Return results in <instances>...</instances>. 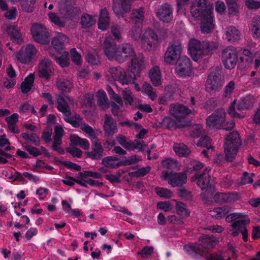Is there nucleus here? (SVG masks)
Masks as SVG:
<instances>
[{"instance_id": "1", "label": "nucleus", "mask_w": 260, "mask_h": 260, "mask_svg": "<svg viewBox=\"0 0 260 260\" xmlns=\"http://www.w3.org/2000/svg\"><path fill=\"white\" fill-rule=\"evenodd\" d=\"M212 10V7H208L206 3L191 6L190 13L192 17L201 20V29L204 34L210 33L214 28Z\"/></svg>"}, {"instance_id": "2", "label": "nucleus", "mask_w": 260, "mask_h": 260, "mask_svg": "<svg viewBox=\"0 0 260 260\" xmlns=\"http://www.w3.org/2000/svg\"><path fill=\"white\" fill-rule=\"evenodd\" d=\"M215 243L207 235H202L199 238V243L185 245L184 249L191 255L206 254L208 250L214 247Z\"/></svg>"}, {"instance_id": "3", "label": "nucleus", "mask_w": 260, "mask_h": 260, "mask_svg": "<svg viewBox=\"0 0 260 260\" xmlns=\"http://www.w3.org/2000/svg\"><path fill=\"white\" fill-rule=\"evenodd\" d=\"M241 142L237 131H234L227 136L224 144V151L225 158L228 161L231 162L235 158Z\"/></svg>"}, {"instance_id": "4", "label": "nucleus", "mask_w": 260, "mask_h": 260, "mask_svg": "<svg viewBox=\"0 0 260 260\" xmlns=\"http://www.w3.org/2000/svg\"><path fill=\"white\" fill-rule=\"evenodd\" d=\"M182 51L180 41L177 40L170 43L164 55V61L169 64H174L179 59Z\"/></svg>"}, {"instance_id": "5", "label": "nucleus", "mask_w": 260, "mask_h": 260, "mask_svg": "<svg viewBox=\"0 0 260 260\" xmlns=\"http://www.w3.org/2000/svg\"><path fill=\"white\" fill-rule=\"evenodd\" d=\"M58 10L60 13L67 18H72L81 13L75 0H60Z\"/></svg>"}, {"instance_id": "6", "label": "nucleus", "mask_w": 260, "mask_h": 260, "mask_svg": "<svg viewBox=\"0 0 260 260\" xmlns=\"http://www.w3.org/2000/svg\"><path fill=\"white\" fill-rule=\"evenodd\" d=\"M106 77L110 81H118L122 85L128 84L131 82V77L128 76L125 71L118 66L111 67L106 72Z\"/></svg>"}, {"instance_id": "7", "label": "nucleus", "mask_w": 260, "mask_h": 260, "mask_svg": "<svg viewBox=\"0 0 260 260\" xmlns=\"http://www.w3.org/2000/svg\"><path fill=\"white\" fill-rule=\"evenodd\" d=\"M211 170V168L208 167L204 169L202 173L196 175L197 179V184L202 190L211 188L210 183L211 175L210 174ZM206 192H207V194H206V193H203L201 194V197L204 200H207L211 195V194H209L207 190H206Z\"/></svg>"}, {"instance_id": "8", "label": "nucleus", "mask_w": 260, "mask_h": 260, "mask_svg": "<svg viewBox=\"0 0 260 260\" xmlns=\"http://www.w3.org/2000/svg\"><path fill=\"white\" fill-rule=\"evenodd\" d=\"M221 59L225 68L228 69L234 68L238 60L236 49L230 46L223 49L221 53Z\"/></svg>"}, {"instance_id": "9", "label": "nucleus", "mask_w": 260, "mask_h": 260, "mask_svg": "<svg viewBox=\"0 0 260 260\" xmlns=\"http://www.w3.org/2000/svg\"><path fill=\"white\" fill-rule=\"evenodd\" d=\"M225 115L224 109L220 108L216 110L206 119L207 125L211 129H221Z\"/></svg>"}, {"instance_id": "10", "label": "nucleus", "mask_w": 260, "mask_h": 260, "mask_svg": "<svg viewBox=\"0 0 260 260\" xmlns=\"http://www.w3.org/2000/svg\"><path fill=\"white\" fill-rule=\"evenodd\" d=\"M32 38L37 43L48 44L49 34L46 28L41 24H34L31 27Z\"/></svg>"}, {"instance_id": "11", "label": "nucleus", "mask_w": 260, "mask_h": 260, "mask_svg": "<svg viewBox=\"0 0 260 260\" xmlns=\"http://www.w3.org/2000/svg\"><path fill=\"white\" fill-rule=\"evenodd\" d=\"M161 178L164 180H168V183L172 187L182 186L186 182L187 176L184 173H172L163 172Z\"/></svg>"}, {"instance_id": "12", "label": "nucleus", "mask_w": 260, "mask_h": 260, "mask_svg": "<svg viewBox=\"0 0 260 260\" xmlns=\"http://www.w3.org/2000/svg\"><path fill=\"white\" fill-rule=\"evenodd\" d=\"M135 55L134 49L129 43H123L118 46L115 61L118 63H123Z\"/></svg>"}, {"instance_id": "13", "label": "nucleus", "mask_w": 260, "mask_h": 260, "mask_svg": "<svg viewBox=\"0 0 260 260\" xmlns=\"http://www.w3.org/2000/svg\"><path fill=\"white\" fill-rule=\"evenodd\" d=\"M220 70L218 68L213 69L209 74L206 81L207 87L212 90H219L222 86Z\"/></svg>"}, {"instance_id": "14", "label": "nucleus", "mask_w": 260, "mask_h": 260, "mask_svg": "<svg viewBox=\"0 0 260 260\" xmlns=\"http://www.w3.org/2000/svg\"><path fill=\"white\" fill-rule=\"evenodd\" d=\"M175 73L181 77L189 76L191 72V63L190 59L186 56H182L176 61Z\"/></svg>"}, {"instance_id": "15", "label": "nucleus", "mask_w": 260, "mask_h": 260, "mask_svg": "<svg viewBox=\"0 0 260 260\" xmlns=\"http://www.w3.org/2000/svg\"><path fill=\"white\" fill-rule=\"evenodd\" d=\"M64 135V130L61 126L56 125L54 129L52 149L60 154H64V150L62 147V138Z\"/></svg>"}, {"instance_id": "16", "label": "nucleus", "mask_w": 260, "mask_h": 260, "mask_svg": "<svg viewBox=\"0 0 260 260\" xmlns=\"http://www.w3.org/2000/svg\"><path fill=\"white\" fill-rule=\"evenodd\" d=\"M169 112L176 119L180 120L191 113L192 110L182 104L176 103L170 105Z\"/></svg>"}, {"instance_id": "17", "label": "nucleus", "mask_w": 260, "mask_h": 260, "mask_svg": "<svg viewBox=\"0 0 260 260\" xmlns=\"http://www.w3.org/2000/svg\"><path fill=\"white\" fill-rule=\"evenodd\" d=\"M91 151L86 152L87 156L92 160H100L104 155V148L100 141L96 138L91 140Z\"/></svg>"}, {"instance_id": "18", "label": "nucleus", "mask_w": 260, "mask_h": 260, "mask_svg": "<svg viewBox=\"0 0 260 260\" xmlns=\"http://www.w3.org/2000/svg\"><path fill=\"white\" fill-rule=\"evenodd\" d=\"M203 42L196 39H191L188 43V50L195 61L203 57Z\"/></svg>"}, {"instance_id": "19", "label": "nucleus", "mask_w": 260, "mask_h": 260, "mask_svg": "<svg viewBox=\"0 0 260 260\" xmlns=\"http://www.w3.org/2000/svg\"><path fill=\"white\" fill-rule=\"evenodd\" d=\"M103 129L105 135L107 137L113 136L118 132L116 121L110 115L105 114L103 123Z\"/></svg>"}, {"instance_id": "20", "label": "nucleus", "mask_w": 260, "mask_h": 260, "mask_svg": "<svg viewBox=\"0 0 260 260\" xmlns=\"http://www.w3.org/2000/svg\"><path fill=\"white\" fill-rule=\"evenodd\" d=\"M214 200L216 203H228L234 202L239 199V194L236 192H216L214 197Z\"/></svg>"}, {"instance_id": "21", "label": "nucleus", "mask_w": 260, "mask_h": 260, "mask_svg": "<svg viewBox=\"0 0 260 260\" xmlns=\"http://www.w3.org/2000/svg\"><path fill=\"white\" fill-rule=\"evenodd\" d=\"M173 11L172 6L166 3L158 8L156 15L161 21L164 22H169L173 18Z\"/></svg>"}, {"instance_id": "22", "label": "nucleus", "mask_w": 260, "mask_h": 260, "mask_svg": "<svg viewBox=\"0 0 260 260\" xmlns=\"http://www.w3.org/2000/svg\"><path fill=\"white\" fill-rule=\"evenodd\" d=\"M118 46L110 37H107L104 42V51L109 59H114L117 55Z\"/></svg>"}, {"instance_id": "23", "label": "nucleus", "mask_w": 260, "mask_h": 260, "mask_svg": "<svg viewBox=\"0 0 260 260\" xmlns=\"http://www.w3.org/2000/svg\"><path fill=\"white\" fill-rule=\"evenodd\" d=\"M53 70L51 61L48 58L42 59L39 63L38 74L40 77L48 79Z\"/></svg>"}, {"instance_id": "24", "label": "nucleus", "mask_w": 260, "mask_h": 260, "mask_svg": "<svg viewBox=\"0 0 260 260\" xmlns=\"http://www.w3.org/2000/svg\"><path fill=\"white\" fill-rule=\"evenodd\" d=\"M158 38L154 31L151 29L146 30L142 37V43L144 45L150 48H155L158 45Z\"/></svg>"}, {"instance_id": "25", "label": "nucleus", "mask_w": 260, "mask_h": 260, "mask_svg": "<svg viewBox=\"0 0 260 260\" xmlns=\"http://www.w3.org/2000/svg\"><path fill=\"white\" fill-rule=\"evenodd\" d=\"M130 64L128 66L129 71L134 74L135 78L139 76L144 63V58L143 56L136 57V55L131 57Z\"/></svg>"}, {"instance_id": "26", "label": "nucleus", "mask_w": 260, "mask_h": 260, "mask_svg": "<svg viewBox=\"0 0 260 260\" xmlns=\"http://www.w3.org/2000/svg\"><path fill=\"white\" fill-rule=\"evenodd\" d=\"M250 222V219L245 215L243 219L238 220L232 224L233 229L232 230V235L234 237H236L239 233L246 230V225Z\"/></svg>"}, {"instance_id": "27", "label": "nucleus", "mask_w": 260, "mask_h": 260, "mask_svg": "<svg viewBox=\"0 0 260 260\" xmlns=\"http://www.w3.org/2000/svg\"><path fill=\"white\" fill-rule=\"evenodd\" d=\"M68 41L67 37L62 33H59L54 37L51 42L53 48L57 51L62 50L64 48V44Z\"/></svg>"}, {"instance_id": "28", "label": "nucleus", "mask_w": 260, "mask_h": 260, "mask_svg": "<svg viewBox=\"0 0 260 260\" xmlns=\"http://www.w3.org/2000/svg\"><path fill=\"white\" fill-rule=\"evenodd\" d=\"M6 31L13 42L17 44H21L22 43L23 39L21 34L16 26H8Z\"/></svg>"}, {"instance_id": "29", "label": "nucleus", "mask_w": 260, "mask_h": 260, "mask_svg": "<svg viewBox=\"0 0 260 260\" xmlns=\"http://www.w3.org/2000/svg\"><path fill=\"white\" fill-rule=\"evenodd\" d=\"M231 210V207L228 206H224L221 207L215 208L209 211L210 215L216 219H219L224 217Z\"/></svg>"}, {"instance_id": "30", "label": "nucleus", "mask_w": 260, "mask_h": 260, "mask_svg": "<svg viewBox=\"0 0 260 260\" xmlns=\"http://www.w3.org/2000/svg\"><path fill=\"white\" fill-rule=\"evenodd\" d=\"M225 36L227 40L232 43L240 40V34L235 26H231L226 28Z\"/></svg>"}, {"instance_id": "31", "label": "nucleus", "mask_w": 260, "mask_h": 260, "mask_svg": "<svg viewBox=\"0 0 260 260\" xmlns=\"http://www.w3.org/2000/svg\"><path fill=\"white\" fill-rule=\"evenodd\" d=\"M109 24V17L108 10L106 8L102 9L98 23V27L102 30H105L107 28Z\"/></svg>"}, {"instance_id": "32", "label": "nucleus", "mask_w": 260, "mask_h": 260, "mask_svg": "<svg viewBox=\"0 0 260 260\" xmlns=\"http://www.w3.org/2000/svg\"><path fill=\"white\" fill-rule=\"evenodd\" d=\"M175 153L180 157H186L190 154L191 151L184 144L176 143L173 145Z\"/></svg>"}, {"instance_id": "33", "label": "nucleus", "mask_w": 260, "mask_h": 260, "mask_svg": "<svg viewBox=\"0 0 260 260\" xmlns=\"http://www.w3.org/2000/svg\"><path fill=\"white\" fill-rule=\"evenodd\" d=\"M149 77L154 86H158L161 84V72L158 67L155 66L150 70Z\"/></svg>"}, {"instance_id": "34", "label": "nucleus", "mask_w": 260, "mask_h": 260, "mask_svg": "<svg viewBox=\"0 0 260 260\" xmlns=\"http://www.w3.org/2000/svg\"><path fill=\"white\" fill-rule=\"evenodd\" d=\"M97 104L101 110H105L109 108L108 99L106 92L100 90L97 94Z\"/></svg>"}, {"instance_id": "35", "label": "nucleus", "mask_w": 260, "mask_h": 260, "mask_svg": "<svg viewBox=\"0 0 260 260\" xmlns=\"http://www.w3.org/2000/svg\"><path fill=\"white\" fill-rule=\"evenodd\" d=\"M56 101L57 104V108L59 111L62 113L64 116L71 114L70 108L62 96L57 95Z\"/></svg>"}, {"instance_id": "36", "label": "nucleus", "mask_w": 260, "mask_h": 260, "mask_svg": "<svg viewBox=\"0 0 260 260\" xmlns=\"http://www.w3.org/2000/svg\"><path fill=\"white\" fill-rule=\"evenodd\" d=\"M254 99L253 96H247L241 99L237 105L238 110H247L253 106Z\"/></svg>"}, {"instance_id": "37", "label": "nucleus", "mask_w": 260, "mask_h": 260, "mask_svg": "<svg viewBox=\"0 0 260 260\" xmlns=\"http://www.w3.org/2000/svg\"><path fill=\"white\" fill-rule=\"evenodd\" d=\"M186 169L185 172L191 173L203 168L204 165L202 162L195 159H187L186 160Z\"/></svg>"}, {"instance_id": "38", "label": "nucleus", "mask_w": 260, "mask_h": 260, "mask_svg": "<svg viewBox=\"0 0 260 260\" xmlns=\"http://www.w3.org/2000/svg\"><path fill=\"white\" fill-rule=\"evenodd\" d=\"M118 159L116 156H110L104 157L102 163L106 167L110 168H117L122 166V162L118 161Z\"/></svg>"}, {"instance_id": "39", "label": "nucleus", "mask_w": 260, "mask_h": 260, "mask_svg": "<svg viewBox=\"0 0 260 260\" xmlns=\"http://www.w3.org/2000/svg\"><path fill=\"white\" fill-rule=\"evenodd\" d=\"M203 56L212 53L218 47L216 42L203 41Z\"/></svg>"}, {"instance_id": "40", "label": "nucleus", "mask_w": 260, "mask_h": 260, "mask_svg": "<svg viewBox=\"0 0 260 260\" xmlns=\"http://www.w3.org/2000/svg\"><path fill=\"white\" fill-rule=\"evenodd\" d=\"M56 85L59 90L66 92H70L73 87L72 83L70 81L63 79L58 80Z\"/></svg>"}, {"instance_id": "41", "label": "nucleus", "mask_w": 260, "mask_h": 260, "mask_svg": "<svg viewBox=\"0 0 260 260\" xmlns=\"http://www.w3.org/2000/svg\"><path fill=\"white\" fill-rule=\"evenodd\" d=\"M144 11L143 8L133 10L131 15V20L135 23H139L144 20Z\"/></svg>"}, {"instance_id": "42", "label": "nucleus", "mask_w": 260, "mask_h": 260, "mask_svg": "<svg viewBox=\"0 0 260 260\" xmlns=\"http://www.w3.org/2000/svg\"><path fill=\"white\" fill-rule=\"evenodd\" d=\"M34 79L35 75L32 74H30L25 78L24 81L21 85V90L23 93H26L30 91L32 86Z\"/></svg>"}, {"instance_id": "43", "label": "nucleus", "mask_w": 260, "mask_h": 260, "mask_svg": "<svg viewBox=\"0 0 260 260\" xmlns=\"http://www.w3.org/2000/svg\"><path fill=\"white\" fill-rule=\"evenodd\" d=\"M71 141L73 144L80 146L84 150H88L89 148L90 144L86 139H82L77 135H73L71 137Z\"/></svg>"}, {"instance_id": "44", "label": "nucleus", "mask_w": 260, "mask_h": 260, "mask_svg": "<svg viewBox=\"0 0 260 260\" xmlns=\"http://www.w3.org/2000/svg\"><path fill=\"white\" fill-rule=\"evenodd\" d=\"M142 92L147 95L152 101L157 98L156 91L148 83H145L142 87Z\"/></svg>"}, {"instance_id": "45", "label": "nucleus", "mask_w": 260, "mask_h": 260, "mask_svg": "<svg viewBox=\"0 0 260 260\" xmlns=\"http://www.w3.org/2000/svg\"><path fill=\"white\" fill-rule=\"evenodd\" d=\"M15 2L20 1L22 9L24 12L31 13L33 11V5L35 4L36 0H10Z\"/></svg>"}, {"instance_id": "46", "label": "nucleus", "mask_w": 260, "mask_h": 260, "mask_svg": "<svg viewBox=\"0 0 260 260\" xmlns=\"http://www.w3.org/2000/svg\"><path fill=\"white\" fill-rule=\"evenodd\" d=\"M175 208L178 214L183 217L189 216L190 212L185 204L180 202H177Z\"/></svg>"}, {"instance_id": "47", "label": "nucleus", "mask_w": 260, "mask_h": 260, "mask_svg": "<svg viewBox=\"0 0 260 260\" xmlns=\"http://www.w3.org/2000/svg\"><path fill=\"white\" fill-rule=\"evenodd\" d=\"M116 139L118 144L124 147L125 149L131 150V149L133 148V145L132 141L131 140L127 141L124 136L121 134H118L116 136Z\"/></svg>"}, {"instance_id": "48", "label": "nucleus", "mask_w": 260, "mask_h": 260, "mask_svg": "<svg viewBox=\"0 0 260 260\" xmlns=\"http://www.w3.org/2000/svg\"><path fill=\"white\" fill-rule=\"evenodd\" d=\"M95 23L94 19L90 15L84 14L81 18V24L82 27L86 28L90 27Z\"/></svg>"}, {"instance_id": "49", "label": "nucleus", "mask_w": 260, "mask_h": 260, "mask_svg": "<svg viewBox=\"0 0 260 260\" xmlns=\"http://www.w3.org/2000/svg\"><path fill=\"white\" fill-rule=\"evenodd\" d=\"M21 136L24 140L28 141L36 146L40 144V138L35 133H23L21 134Z\"/></svg>"}, {"instance_id": "50", "label": "nucleus", "mask_w": 260, "mask_h": 260, "mask_svg": "<svg viewBox=\"0 0 260 260\" xmlns=\"http://www.w3.org/2000/svg\"><path fill=\"white\" fill-rule=\"evenodd\" d=\"M64 119L68 122L71 123L74 127H77L80 125L82 119L79 116L73 117L71 113L70 115H66L64 116Z\"/></svg>"}, {"instance_id": "51", "label": "nucleus", "mask_w": 260, "mask_h": 260, "mask_svg": "<svg viewBox=\"0 0 260 260\" xmlns=\"http://www.w3.org/2000/svg\"><path fill=\"white\" fill-rule=\"evenodd\" d=\"M17 58L18 61L23 63L30 62L31 58L29 56L24 48H22L17 54Z\"/></svg>"}, {"instance_id": "52", "label": "nucleus", "mask_w": 260, "mask_h": 260, "mask_svg": "<svg viewBox=\"0 0 260 260\" xmlns=\"http://www.w3.org/2000/svg\"><path fill=\"white\" fill-rule=\"evenodd\" d=\"M155 191L158 196L165 199H169L173 196L172 191L167 188L157 187Z\"/></svg>"}, {"instance_id": "53", "label": "nucleus", "mask_w": 260, "mask_h": 260, "mask_svg": "<svg viewBox=\"0 0 260 260\" xmlns=\"http://www.w3.org/2000/svg\"><path fill=\"white\" fill-rule=\"evenodd\" d=\"M69 54L68 52H64L63 54L58 57H55L54 59L61 67H65L69 64Z\"/></svg>"}, {"instance_id": "54", "label": "nucleus", "mask_w": 260, "mask_h": 260, "mask_svg": "<svg viewBox=\"0 0 260 260\" xmlns=\"http://www.w3.org/2000/svg\"><path fill=\"white\" fill-rule=\"evenodd\" d=\"M161 165L164 168L168 169H175L178 167L177 161L172 158H168L163 160Z\"/></svg>"}, {"instance_id": "55", "label": "nucleus", "mask_w": 260, "mask_h": 260, "mask_svg": "<svg viewBox=\"0 0 260 260\" xmlns=\"http://www.w3.org/2000/svg\"><path fill=\"white\" fill-rule=\"evenodd\" d=\"M151 168L150 166H147L145 167L141 168L137 171L131 173V176L135 177H143L149 173Z\"/></svg>"}, {"instance_id": "56", "label": "nucleus", "mask_w": 260, "mask_h": 260, "mask_svg": "<svg viewBox=\"0 0 260 260\" xmlns=\"http://www.w3.org/2000/svg\"><path fill=\"white\" fill-rule=\"evenodd\" d=\"M211 140L210 137L204 135L199 140L197 145L198 146L206 147L209 149L211 148Z\"/></svg>"}, {"instance_id": "57", "label": "nucleus", "mask_w": 260, "mask_h": 260, "mask_svg": "<svg viewBox=\"0 0 260 260\" xmlns=\"http://www.w3.org/2000/svg\"><path fill=\"white\" fill-rule=\"evenodd\" d=\"M122 96L126 105H132L134 100L131 91L125 89L122 91Z\"/></svg>"}, {"instance_id": "58", "label": "nucleus", "mask_w": 260, "mask_h": 260, "mask_svg": "<svg viewBox=\"0 0 260 260\" xmlns=\"http://www.w3.org/2000/svg\"><path fill=\"white\" fill-rule=\"evenodd\" d=\"M80 128L89 135L91 140L96 138L94 129L87 124H82Z\"/></svg>"}, {"instance_id": "59", "label": "nucleus", "mask_w": 260, "mask_h": 260, "mask_svg": "<svg viewBox=\"0 0 260 260\" xmlns=\"http://www.w3.org/2000/svg\"><path fill=\"white\" fill-rule=\"evenodd\" d=\"M161 124L162 127L169 129L175 128L176 125V122L174 121V120L169 117H165L163 119Z\"/></svg>"}, {"instance_id": "60", "label": "nucleus", "mask_w": 260, "mask_h": 260, "mask_svg": "<svg viewBox=\"0 0 260 260\" xmlns=\"http://www.w3.org/2000/svg\"><path fill=\"white\" fill-rule=\"evenodd\" d=\"M49 17L52 22L59 27H64L65 22L56 15L55 13H51L49 14Z\"/></svg>"}, {"instance_id": "61", "label": "nucleus", "mask_w": 260, "mask_h": 260, "mask_svg": "<svg viewBox=\"0 0 260 260\" xmlns=\"http://www.w3.org/2000/svg\"><path fill=\"white\" fill-rule=\"evenodd\" d=\"M25 144H22L23 147H24L26 151H27L29 154L33 156L36 157L42 154V152L38 148L31 146L28 145H25Z\"/></svg>"}, {"instance_id": "62", "label": "nucleus", "mask_w": 260, "mask_h": 260, "mask_svg": "<svg viewBox=\"0 0 260 260\" xmlns=\"http://www.w3.org/2000/svg\"><path fill=\"white\" fill-rule=\"evenodd\" d=\"M52 129L50 126H47L43 132L42 138L46 143H49L51 141Z\"/></svg>"}, {"instance_id": "63", "label": "nucleus", "mask_w": 260, "mask_h": 260, "mask_svg": "<svg viewBox=\"0 0 260 260\" xmlns=\"http://www.w3.org/2000/svg\"><path fill=\"white\" fill-rule=\"evenodd\" d=\"M204 135V132L202 125L197 124L193 127L191 135L193 138H201Z\"/></svg>"}, {"instance_id": "64", "label": "nucleus", "mask_w": 260, "mask_h": 260, "mask_svg": "<svg viewBox=\"0 0 260 260\" xmlns=\"http://www.w3.org/2000/svg\"><path fill=\"white\" fill-rule=\"evenodd\" d=\"M86 59V60L91 64L98 65L100 63L99 57L90 51L87 52Z\"/></svg>"}]
</instances>
